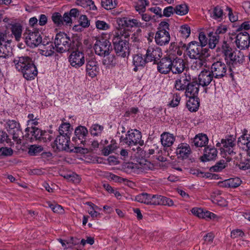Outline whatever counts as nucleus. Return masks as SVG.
Instances as JSON below:
<instances>
[{
  "label": "nucleus",
  "instance_id": "nucleus-53",
  "mask_svg": "<svg viewBox=\"0 0 250 250\" xmlns=\"http://www.w3.org/2000/svg\"><path fill=\"white\" fill-rule=\"evenodd\" d=\"M43 150V148L41 146L31 145L29 147L28 153L30 155H36L40 153Z\"/></svg>",
  "mask_w": 250,
  "mask_h": 250
},
{
  "label": "nucleus",
  "instance_id": "nucleus-1",
  "mask_svg": "<svg viewBox=\"0 0 250 250\" xmlns=\"http://www.w3.org/2000/svg\"><path fill=\"white\" fill-rule=\"evenodd\" d=\"M130 34L124 30L115 32L112 39L114 50L116 54L122 57L129 55V42L128 39Z\"/></svg>",
  "mask_w": 250,
  "mask_h": 250
},
{
  "label": "nucleus",
  "instance_id": "nucleus-59",
  "mask_svg": "<svg viewBox=\"0 0 250 250\" xmlns=\"http://www.w3.org/2000/svg\"><path fill=\"white\" fill-rule=\"evenodd\" d=\"M13 153V149L10 147H3L0 148V157L10 156Z\"/></svg>",
  "mask_w": 250,
  "mask_h": 250
},
{
  "label": "nucleus",
  "instance_id": "nucleus-23",
  "mask_svg": "<svg viewBox=\"0 0 250 250\" xmlns=\"http://www.w3.org/2000/svg\"><path fill=\"white\" fill-rule=\"evenodd\" d=\"M16 69L21 71L24 68L27 67L29 63H32V59L28 56L18 57L14 59L13 61Z\"/></svg>",
  "mask_w": 250,
  "mask_h": 250
},
{
  "label": "nucleus",
  "instance_id": "nucleus-10",
  "mask_svg": "<svg viewBox=\"0 0 250 250\" xmlns=\"http://www.w3.org/2000/svg\"><path fill=\"white\" fill-rule=\"evenodd\" d=\"M4 126L8 132L12 135L14 141L21 140V138L22 137L23 133L19 122L15 120H7Z\"/></svg>",
  "mask_w": 250,
  "mask_h": 250
},
{
  "label": "nucleus",
  "instance_id": "nucleus-27",
  "mask_svg": "<svg viewBox=\"0 0 250 250\" xmlns=\"http://www.w3.org/2000/svg\"><path fill=\"white\" fill-rule=\"evenodd\" d=\"M21 72L23 77L28 81L34 79L38 74L37 69L33 62L29 63L27 67L24 68Z\"/></svg>",
  "mask_w": 250,
  "mask_h": 250
},
{
  "label": "nucleus",
  "instance_id": "nucleus-35",
  "mask_svg": "<svg viewBox=\"0 0 250 250\" xmlns=\"http://www.w3.org/2000/svg\"><path fill=\"white\" fill-rule=\"evenodd\" d=\"M78 5H80L87 10H96L97 7L92 0H75Z\"/></svg>",
  "mask_w": 250,
  "mask_h": 250
},
{
  "label": "nucleus",
  "instance_id": "nucleus-40",
  "mask_svg": "<svg viewBox=\"0 0 250 250\" xmlns=\"http://www.w3.org/2000/svg\"><path fill=\"white\" fill-rule=\"evenodd\" d=\"M149 4L148 0H137L135 2V8L137 11L140 14L145 12L146 6Z\"/></svg>",
  "mask_w": 250,
  "mask_h": 250
},
{
  "label": "nucleus",
  "instance_id": "nucleus-28",
  "mask_svg": "<svg viewBox=\"0 0 250 250\" xmlns=\"http://www.w3.org/2000/svg\"><path fill=\"white\" fill-rule=\"evenodd\" d=\"M217 150L214 147H205L204 155L201 157L202 162H207L215 160L217 156Z\"/></svg>",
  "mask_w": 250,
  "mask_h": 250
},
{
  "label": "nucleus",
  "instance_id": "nucleus-15",
  "mask_svg": "<svg viewBox=\"0 0 250 250\" xmlns=\"http://www.w3.org/2000/svg\"><path fill=\"white\" fill-rule=\"evenodd\" d=\"M227 64L233 67L242 65L245 62V56L240 50L233 51L232 53L225 61Z\"/></svg>",
  "mask_w": 250,
  "mask_h": 250
},
{
  "label": "nucleus",
  "instance_id": "nucleus-3",
  "mask_svg": "<svg viewBox=\"0 0 250 250\" xmlns=\"http://www.w3.org/2000/svg\"><path fill=\"white\" fill-rule=\"evenodd\" d=\"M187 54L191 59H207L210 56V52L208 49L203 48L199 42L192 41L187 45Z\"/></svg>",
  "mask_w": 250,
  "mask_h": 250
},
{
  "label": "nucleus",
  "instance_id": "nucleus-14",
  "mask_svg": "<svg viewBox=\"0 0 250 250\" xmlns=\"http://www.w3.org/2000/svg\"><path fill=\"white\" fill-rule=\"evenodd\" d=\"M70 137L59 135L56 138L53 144L52 148L55 151H60L63 150H71L69 147Z\"/></svg>",
  "mask_w": 250,
  "mask_h": 250
},
{
  "label": "nucleus",
  "instance_id": "nucleus-44",
  "mask_svg": "<svg viewBox=\"0 0 250 250\" xmlns=\"http://www.w3.org/2000/svg\"><path fill=\"white\" fill-rule=\"evenodd\" d=\"M117 147V144L116 142V141L112 139L111 141L110 144L104 148L103 152L104 155H108L110 153L114 152Z\"/></svg>",
  "mask_w": 250,
  "mask_h": 250
},
{
  "label": "nucleus",
  "instance_id": "nucleus-9",
  "mask_svg": "<svg viewBox=\"0 0 250 250\" xmlns=\"http://www.w3.org/2000/svg\"><path fill=\"white\" fill-rule=\"evenodd\" d=\"M7 37L5 31L0 30V56L3 59L11 57L13 54L11 42Z\"/></svg>",
  "mask_w": 250,
  "mask_h": 250
},
{
  "label": "nucleus",
  "instance_id": "nucleus-5",
  "mask_svg": "<svg viewBox=\"0 0 250 250\" xmlns=\"http://www.w3.org/2000/svg\"><path fill=\"white\" fill-rule=\"evenodd\" d=\"M169 24L166 21H161L159 24L158 30L157 31L155 40L156 43L160 46L167 44L170 39L169 30Z\"/></svg>",
  "mask_w": 250,
  "mask_h": 250
},
{
  "label": "nucleus",
  "instance_id": "nucleus-45",
  "mask_svg": "<svg viewBox=\"0 0 250 250\" xmlns=\"http://www.w3.org/2000/svg\"><path fill=\"white\" fill-rule=\"evenodd\" d=\"M46 204L48 207L50 208L54 213L59 214L64 213V209L62 206L55 203H52L51 202H47Z\"/></svg>",
  "mask_w": 250,
  "mask_h": 250
},
{
  "label": "nucleus",
  "instance_id": "nucleus-21",
  "mask_svg": "<svg viewBox=\"0 0 250 250\" xmlns=\"http://www.w3.org/2000/svg\"><path fill=\"white\" fill-rule=\"evenodd\" d=\"M190 81V75L187 73H184L175 81L174 88L178 91H184L187 88Z\"/></svg>",
  "mask_w": 250,
  "mask_h": 250
},
{
  "label": "nucleus",
  "instance_id": "nucleus-58",
  "mask_svg": "<svg viewBox=\"0 0 250 250\" xmlns=\"http://www.w3.org/2000/svg\"><path fill=\"white\" fill-rule=\"evenodd\" d=\"M102 6L106 10H110L116 6L115 3H113L112 0H102Z\"/></svg>",
  "mask_w": 250,
  "mask_h": 250
},
{
  "label": "nucleus",
  "instance_id": "nucleus-37",
  "mask_svg": "<svg viewBox=\"0 0 250 250\" xmlns=\"http://www.w3.org/2000/svg\"><path fill=\"white\" fill-rule=\"evenodd\" d=\"M241 184V180L238 177L230 178L222 182L223 186L227 188H235Z\"/></svg>",
  "mask_w": 250,
  "mask_h": 250
},
{
  "label": "nucleus",
  "instance_id": "nucleus-52",
  "mask_svg": "<svg viewBox=\"0 0 250 250\" xmlns=\"http://www.w3.org/2000/svg\"><path fill=\"white\" fill-rule=\"evenodd\" d=\"M207 59L199 58L195 59L196 61L193 62L191 65V67L193 69L198 70L202 67L206 63Z\"/></svg>",
  "mask_w": 250,
  "mask_h": 250
},
{
  "label": "nucleus",
  "instance_id": "nucleus-50",
  "mask_svg": "<svg viewBox=\"0 0 250 250\" xmlns=\"http://www.w3.org/2000/svg\"><path fill=\"white\" fill-rule=\"evenodd\" d=\"M179 32L183 38L187 39L190 34V28L187 24L183 25L180 27Z\"/></svg>",
  "mask_w": 250,
  "mask_h": 250
},
{
  "label": "nucleus",
  "instance_id": "nucleus-7",
  "mask_svg": "<svg viewBox=\"0 0 250 250\" xmlns=\"http://www.w3.org/2000/svg\"><path fill=\"white\" fill-rule=\"evenodd\" d=\"M23 39L27 45L31 47L38 46L42 42V37L40 32L35 29H26L23 34Z\"/></svg>",
  "mask_w": 250,
  "mask_h": 250
},
{
  "label": "nucleus",
  "instance_id": "nucleus-41",
  "mask_svg": "<svg viewBox=\"0 0 250 250\" xmlns=\"http://www.w3.org/2000/svg\"><path fill=\"white\" fill-rule=\"evenodd\" d=\"M221 52L222 53L223 56L224 57V59L226 61L233 51L229 43L224 41L221 46Z\"/></svg>",
  "mask_w": 250,
  "mask_h": 250
},
{
  "label": "nucleus",
  "instance_id": "nucleus-38",
  "mask_svg": "<svg viewBox=\"0 0 250 250\" xmlns=\"http://www.w3.org/2000/svg\"><path fill=\"white\" fill-rule=\"evenodd\" d=\"M210 17L215 20L222 19L224 11L222 7L219 5L213 7L212 10H209Z\"/></svg>",
  "mask_w": 250,
  "mask_h": 250
},
{
  "label": "nucleus",
  "instance_id": "nucleus-33",
  "mask_svg": "<svg viewBox=\"0 0 250 250\" xmlns=\"http://www.w3.org/2000/svg\"><path fill=\"white\" fill-rule=\"evenodd\" d=\"M175 141L174 136L168 132H164L161 135V142L165 147H170Z\"/></svg>",
  "mask_w": 250,
  "mask_h": 250
},
{
  "label": "nucleus",
  "instance_id": "nucleus-51",
  "mask_svg": "<svg viewBox=\"0 0 250 250\" xmlns=\"http://www.w3.org/2000/svg\"><path fill=\"white\" fill-rule=\"evenodd\" d=\"M103 60V63L106 66L112 65L116 63L115 56L113 55H108L105 56Z\"/></svg>",
  "mask_w": 250,
  "mask_h": 250
},
{
  "label": "nucleus",
  "instance_id": "nucleus-36",
  "mask_svg": "<svg viewBox=\"0 0 250 250\" xmlns=\"http://www.w3.org/2000/svg\"><path fill=\"white\" fill-rule=\"evenodd\" d=\"M11 30L12 35L17 41H20L22 32V27L20 24L15 23L11 25Z\"/></svg>",
  "mask_w": 250,
  "mask_h": 250
},
{
  "label": "nucleus",
  "instance_id": "nucleus-32",
  "mask_svg": "<svg viewBox=\"0 0 250 250\" xmlns=\"http://www.w3.org/2000/svg\"><path fill=\"white\" fill-rule=\"evenodd\" d=\"M208 142V139L205 134H198L194 138L192 143L196 147L205 146Z\"/></svg>",
  "mask_w": 250,
  "mask_h": 250
},
{
  "label": "nucleus",
  "instance_id": "nucleus-6",
  "mask_svg": "<svg viewBox=\"0 0 250 250\" xmlns=\"http://www.w3.org/2000/svg\"><path fill=\"white\" fill-rule=\"evenodd\" d=\"M94 49L97 55L104 57L109 55L112 50L110 42L103 37L96 39L94 45Z\"/></svg>",
  "mask_w": 250,
  "mask_h": 250
},
{
  "label": "nucleus",
  "instance_id": "nucleus-20",
  "mask_svg": "<svg viewBox=\"0 0 250 250\" xmlns=\"http://www.w3.org/2000/svg\"><path fill=\"white\" fill-rule=\"evenodd\" d=\"M148 62H153L156 63L162 56L161 49L157 46H149L146 50L145 54Z\"/></svg>",
  "mask_w": 250,
  "mask_h": 250
},
{
  "label": "nucleus",
  "instance_id": "nucleus-2",
  "mask_svg": "<svg viewBox=\"0 0 250 250\" xmlns=\"http://www.w3.org/2000/svg\"><path fill=\"white\" fill-rule=\"evenodd\" d=\"M135 200L149 205L167 206L169 207L174 205L172 199L159 194L142 193L136 196Z\"/></svg>",
  "mask_w": 250,
  "mask_h": 250
},
{
  "label": "nucleus",
  "instance_id": "nucleus-54",
  "mask_svg": "<svg viewBox=\"0 0 250 250\" xmlns=\"http://www.w3.org/2000/svg\"><path fill=\"white\" fill-rule=\"evenodd\" d=\"M96 28L99 30H107L110 28V25L103 21L97 20L95 22Z\"/></svg>",
  "mask_w": 250,
  "mask_h": 250
},
{
  "label": "nucleus",
  "instance_id": "nucleus-56",
  "mask_svg": "<svg viewBox=\"0 0 250 250\" xmlns=\"http://www.w3.org/2000/svg\"><path fill=\"white\" fill-rule=\"evenodd\" d=\"M52 20L58 26L63 24L62 16L59 13H54L52 16Z\"/></svg>",
  "mask_w": 250,
  "mask_h": 250
},
{
  "label": "nucleus",
  "instance_id": "nucleus-49",
  "mask_svg": "<svg viewBox=\"0 0 250 250\" xmlns=\"http://www.w3.org/2000/svg\"><path fill=\"white\" fill-rule=\"evenodd\" d=\"M104 127L98 124L93 125L90 129V132L93 136H98L102 133Z\"/></svg>",
  "mask_w": 250,
  "mask_h": 250
},
{
  "label": "nucleus",
  "instance_id": "nucleus-55",
  "mask_svg": "<svg viewBox=\"0 0 250 250\" xmlns=\"http://www.w3.org/2000/svg\"><path fill=\"white\" fill-rule=\"evenodd\" d=\"M54 48L53 45L50 43L47 47L42 50V54L46 57L51 56L54 53Z\"/></svg>",
  "mask_w": 250,
  "mask_h": 250
},
{
  "label": "nucleus",
  "instance_id": "nucleus-25",
  "mask_svg": "<svg viewBox=\"0 0 250 250\" xmlns=\"http://www.w3.org/2000/svg\"><path fill=\"white\" fill-rule=\"evenodd\" d=\"M99 66L98 62L94 59H90L87 60L86 63V74L93 78L97 75L99 72Z\"/></svg>",
  "mask_w": 250,
  "mask_h": 250
},
{
  "label": "nucleus",
  "instance_id": "nucleus-48",
  "mask_svg": "<svg viewBox=\"0 0 250 250\" xmlns=\"http://www.w3.org/2000/svg\"><path fill=\"white\" fill-rule=\"evenodd\" d=\"M226 164L224 160L219 161L214 166L210 168V171L211 172H219L221 171L226 167Z\"/></svg>",
  "mask_w": 250,
  "mask_h": 250
},
{
  "label": "nucleus",
  "instance_id": "nucleus-13",
  "mask_svg": "<svg viewBox=\"0 0 250 250\" xmlns=\"http://www.w3.org/2000/svg\"><path fill=\"white\" fill-rule=\"evenodd\" d=\"M228 67L222 61H217L213 63L210 67L212 75L216 79H221L226 76Z\"/></svg>",
  "mask_w": 250,
  "mask_h": 250
},
{
  "label": "nucleus",
  "instance_id": "nucleus-22",
  "mask_svg": "<svg viewBox=\"0 0 250 250\" xmlns=\"http://www.w3.org/2000/svg\"><path fill=\"white\" fill-rule=\"evenodd\" d=\"M171 67L170 71L173 74H181L186 68V63L182 59L172 56Z\"/></svg>",
  "mask_w": 250,
  "mask_h": 250
},
{
  "label": "nucleus",
  "instance_id": "nucleus-30",
  "mask_svg": "<svg viewBox=\"0 0 250 250\" xmlns=\"http://www.w3.org/2000/svg\"><path fill=\"white\" fill-rule=\"evenodd\" d=\"M200 84L197 82H189L185 90V95L187 97H197Z\"/></svg>",
  "mask_w": 250,
  "mask_h": 250
},
{
  "label": "nucleus",
  "instance_id": "nucleus-34",
  "mask_svg": "<svg viewBox=\"0 0 250 250\" xmlns=\"http://www.w3.org/2000/svg\"><path fill=\"white\" fill-rule=\"evenodd\" d=\"M189 99L187 102V107L191 112L196 111L200 105L199 98L197 97H188Z\"/></svg>",
  "mask_w": 250,
  "mask_h": 250
},
{
  "label": "nucleus",
  "instance_id": "nucleus-24",
  "mask_svg": "<svg viewBox=\"0 0 250 250\" xmlns=\"http://www.w3.org/2000/svg\"><path fill=\"white\" fill-rule=\"evenodd\" d=\"M248 130L244 129L242 132V135L238 138V145L242 146L248 152L250 156V134H248Z\"/></svg>",
  "mask_w": 250,
  "mask_h": 250
},
{
  "label": "nucleus",
  "instance_id": "nucleus-12",
  "mask_svg": "<svg viewBox=\"0 0 250 250\" xmlns=\"http://www.w3.org/2000/svg\"><path fill=\"white\" fill-rule=\"evenodd\" d=\"M88 134V131L87 128L83 125H80L76 127L74 131L75 136L72 138V141L75 142L76 145H81L79 147L84 146L86 143V137Z\"/></svg>",
  "mask_w": 250,
  "mask_h": 250
},
{
  "label": "nucleus",
  "instance_id": "nucleus-43",
  "mask_svg": "<svg viewBox=\"0 0 250 250\" xmlns=\"http://www.w3.org/2000/svg\"><path fill=\"white\" fill-rule=\"evenodd\" d=\"M188 12V7L186 3H182L176 5L175 7V13L179 15H186Z\"/></svg>",
  "mask_w": 250,
  "mask_h": 250
},
{
  "label": "nucleus",
  "instance_id": "nucleus-8",
  "mask_svg": "<svg viewBox=\"0 0 250 250\" xmlns=\"http://www.w3.org/2000/svg\"><path fill=\"white\" fill-rule=\"evenodd\" d=\"M141 132L137 129H130L127 132L125 136H122L121 141L128 146H135L139 144L142 146L144 141L141 140Z\"/></svg>",
  "mask_w": 250,
  "mask_h": 250
},
{
  "label": "nucleus",
  "instance_id": "nucleus-47",
  "mask_svg": "<svg viewBox=\"0 0 250 250\" xmlns=\"http://www.w3.org/2000/svg\"><path fill=\"white\" fill-rule=\"evenodd\" d=\"M43 131L37 127H32L30 134L32 136V139L40 141Z\"/></svg>",
  "mask_w": 250,
  "mask_h": 250
},
{
  "label": "nucleus",
  "instance_id": "nucleus-11",
  "mask_svg": "<svg viewBox=\"0 0 250 250\" xmlns=\"http://www.w3.org/2000/svg\"><path fill=\"white\" fill-rule=\"evenodd\" d=\"M117 22L120 29L117 32L124 30L128 32L133 27H142L143 23L137 19H131L127 17L119 18L117 19Z\"/></svg>",
  "mask_w": 250,
  "mask_h": 250
},
{
  "label": "nucleus",
  "instance_id": "nucleus-4",
  "mask_svg": "<svg viewBox=\"0 0 250 250\" xmlns=\"http://www.w3.org/2000/svg\"><path fill=\"white\" fill-rule=\"evenodd\" d=\"M54 44L57 51L60 53L69 51L73 49L74 46V44H72V41L69 37L63 32H60L57 34Z\"/></svg>",
  "mask_w": 250,
  "mask_h": 250
},
{
  "label": "nucleus",
  "instance_id": "nucleus-29",
  "mask_svg": "<svg viewBox=\"0 0 250 250\" xmlns=\"http://www.w3.org/2000/svg\"><path fill=\"white\" fill-rule=\"evenodd\" d=\"M146 57L141 54H137L133 56V64L134 65L133 70L137 71L139 67H144L148 63Z\"/></svg>",
  "mask_w": 250,
  "mask_h": 250
},
{
  "label": "nucleus",
  "instance_id": "nucleus-39",
  "mask_svg": "<svg viewBox=\"0 0 250 250\" xmlns=\"http://www.w3.org/2000/svg\"><path fill=\"white\" fill-rule=\"evenodd\" d=\"M72 128L69 123H64L62 124L59 127V131L60 135H65L70 137Z\"/></svg>",
  "mask_w": 250,
  "mask_h": 250
},
{
  "label": "nucleus",
  "instance_id": "nucleus-57",
  "mask_svg": "<svg viewBox=\"0 0 250 250\" xmlns=\"http://www.w3.org/2000/svg\"><path fill=\"white\" fill-rule=\"evenodd\" d=\"M181 96L179 93H174L173 95L172 99L169 103V105L173 107H176L179 104Z\"/></svg>",
  "mask_w": 250,
  "mask_h": 250
},
{
  "label": "nucleus",
  "instance_id": "nucleus-16",
  "mask_svg": "<svg viewBox=\"0 0 250 250\" xmlns=\"http://www.w3.org/2000/svg\"><path fill=\"white\" fill-rule=\"evenodd\" d=\"M222 144V151L224 152L226 154H228L231 156H233L235 152V138L233 136H229L221 140Z\"/></svg>",
  "mask_w": 250,
  "mask_h": 250
},
{
  "label": "nucleus",
  "instance_id": "nucleus-26",
  "mask_svg": "<svg viewBox=\"0 0 250 250\" xmlns=\"http://www.w3.org/2000/svg\"><path fill=\"white\" fill-rule=\"evenodd\" d=\"M213 77L210 70H203L198 76L199 84L202 86H208L212 81Z\"/></svg>",
  "mask_w": 250,
  "mask_h": 250
},
{
  "label": "nucleus",
  "instance_id": "nucleus-61",
  "mask_svg": "<svg viewBox=\"0 0 250 250\" xmlns=\"http://www.w3.org/2000/svg\"><path fill=\"white\" fill-rule=\"evenodd\" d=\"M80 24L83 27H87L90 25V21L85 15H81L79 19Z\"/></svg>",
  "mask_w": 250,
  "mask_h": 250
},
{
  "label": "nucleus",
  "instance_id": "nucleus-42",
  "mask_svg": "<svg viewBox=\"0 0 250 250\" xmlns=\"http://www.w3.org/2000/svg\"><path fill=\"white\" fill-rule=\"evenodd\" d=\"M208 45L209 47L211 49H214L216 44L219 42L220 36L214 35L213 32H210L208 33Z\"/></svg>",
  "mask_w": 250,
  "mask_h": 250
},
{
  "label": "nucleus",
  "instance_id": "nucleus-63",
  "mask_svg": "<svg viewBox=\"0 0 250 250\" xmlns=\"http://www.w3.org/2000/svg\"><path fill=\"white\" fill-rule=\"evenodd\" d=\"M198 38L200 42H199L200 45H202L204 48L208 42V39L204 32H200L199 33Z\"/></svg>",
  "mask_w": 250,
  "mask_h": 250
},
{
  "label": "nucleus",
  "instance_id": "nucleus-31",
  "mask_svg": "<svg viewBox=\"0 0 250 250\" xmlns=\"http://www.w3.org/2000/svg\"><path fill=\"white\" fill-rule=\"evenodd\" d=\"M191 152L189 145L186 143H181L179 144L176 149V153L178 157L183 159L188 157Z\"/></svg>",
  "mask_w": 250,
  "mask_h": 250
},
{
  "label": "nucleus",
  "instance_id": "nucleus-64",
  "mask_svg": "<svg viewBox=\"0 0 250 250\" xmlns=\"http://www.w3.org/2000/svg\"><path fill=\"white\" fill-rule=\"evenodd\" d=\"M238 167L242 170H247L250 168V157L245 159L244 161L240 163Z\"/></svg>",
  "mask_w": 250,
  "mask_h": 250
},
{
  "label": "nucleus",
  "instance_id": "nucleus-17",
  "mask_svg": "<svg viewBox=\"0 0 250 250\" xmlns=\"http://www.w3.org/2000/svg\"><path fill=\"white\" fill-rule=\"evenodd\" d=\"M234 42L236 46L239 49H246L250 46V36L246 31L240 32L236 35Z\"/></svg>",
  "mask_w": 250,
  "mask_h": 250
},
{
  "label": "nucleus",
  "instance_id": "nucleus-62",
  "mask_svg": "<svg viewBox=\"0 0 250 250\" xmlns=\"http://www.w3.org/2000/svg\"><path fill=\"white\" fill-rule=\"evenodd\" d=\"M245 235V233L240 229H234L231 232V237L233 239L236 238H243Z\"/></svg>",
  "mask_w": 250,
  "mask_h": 250
},
{
  "label": "nucleus",
  "instance_id": "nucleus-19",
  "mask_svg": "<svg viewBox=\"0 0 250 250\" xmlns=\"http://www.w3.org/2000/svg\"><path fill=\"white\" fill-rule=\"evenodd\" d=\"M69 61L72 66L79 68L84 63V55L82 52L74 51L69 57Z\"/></svg>",
  "mask_w": 250,
  "mask_h": 250
},
{
  "label": "nucleus",
  "instance_id": "nucleus-46",
  "mask_svg": "<svg viewBox=\"0 0 250 250\" xmlns=\"http://www.w3.org/2000/svg\"><path fill=\"white\" fill-rule=\"evenodd\" d=\"M90 206V208L88 210V213L91 215L92 218H98L100 216V213L96 211L99 208L98 207L95 205L91 202H87L86 203Z\"/></svg>",
  "mask_w": 250,
  "mask_h": 250
},
{
  "label": "nucleus",
  "instance_id": "nucleus-18",
  "mask_svg": "<svg viewBox=\"0 0 250 250\" xmlns=\"http://www.w3.org/2000/svg\"><path fill=\"white\" fill-rule=\"evenodd\" d=\"M172 55L162 58L159 62H156L157 69L161 74H167L170 72Z\"/></svg>",
  "mask_w": 250,
  "mask_h": 250
},
{
  "label": "nucleus",
  "instance_id": "nucleus-60",
  "mask_svg": "<svg viewBox=\"0 0 250 250\" xmlns=\"http://www.w3.org/2000/svg\"><path fill=\"white\" fill-rule=\"evenodd\" d=\"M64 178L69 181H72L75 183H79L81 181V178L78 174L73 173L70 174H66L65 175Z\"/></svg>",
  "mask_w": 250,
  "mask_h": 250
}]
</instances>
